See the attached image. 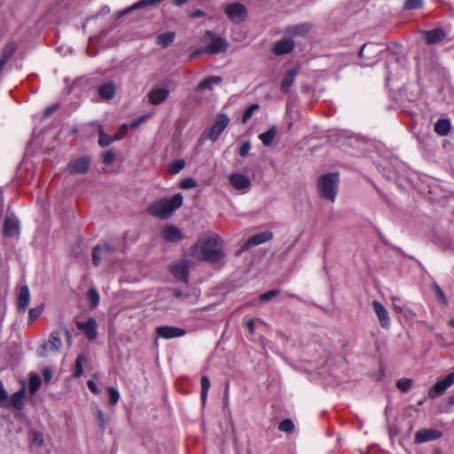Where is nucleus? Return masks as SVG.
I'll return each instance as SVG.
<instances>
[{
  "label": "nucleus",
  "mask_w": 454,
  "mask_h": 454,
  "mask_svg": "<svg viewBox=\"0 0 454 454\" xmlns=\"http://www.w3.org/2000/svg\"><path fill=\"white\" fill-rule=\"evenodd\" d=\"M221 238L212 233L206 238L200 239L190 249V256L197 261H205L213 264H222L224 254L222 250Z\"/></svg>",
  "instance_id": "nucleus-1"
},
{
  "label": "nucleus",
  "mask_w": 454,
  "mask_h": 454,
  "mask_svg": "<svg viewBox=\"0 0 454 454\" xmlns=\"http://www.w3.org/2000/svg\"><path fill=\"white\" fill-rule=\"evenodd\" d=\"M183 204V196L176 193L169 199H161L151 204L148 211L151 215L160 219L169 218Z\"/></svg>",
  "instance_id": "nucleus-2"
},
{
  "label": "nucleus",
  "mask_w": 454,
  "mask_h": 454,
  "mask_svg": "<svg viewBox=\"0 0 454 454\" xmlns=\"http://www.w3.org/2000/svg\"><path fill=\"white\" fill-rule=\"evenodd\" d=\"M339 175L331 173L322 176L318 180L320 195L331 201H334L337 194Z\"/></svg>",
  "instance_id": "nucleus-3"
},
{
  "label": "nucleus",
  "mask_w": 454,
  "mask_h": 454,
  "mask_svg": "<svg viewBox=\"0 0 454 454\" xmlns=\"http://www.w3.org/2000/svg\"><path fill=\"white\" fill-rule=\"evenodd\" d=\"M224 13L233 23L239 24L245 21L247 16V8L242 4L231 3L224 7Z\"/></svg>",
  "instance_id": "nucleus-4"
},
{
  "label": "nucleus",
  "mask_w": 454,
  "mask_h": 454,
  "mask_svg": "<svg viewBox=\"0 0 454 454\" xmlns=\"http://www.w3.org/2000/svg\"><path fill=\"white\" fill-rule=\"evenodd\" d=\"M207 35L210 38V43L200 52L215 55L227 50L229 44L225 39L211 32H207Z\"/></svg>",
  "instance_id": "nucleus-5"
},
{
  "label": "nucleus",
  "mask_w": 454,
  "mask_h": 454,
  "mask_svg": "<svg viewBox=\"0 0 454 454\" xmlns=\"http://www.w3.org/2000/svg\"><path fill=\"white\" fill-rule=\"evenodd\" d=\"M454 384V372H450L448 376L441 380H438L428 391L430 398H435L442 395L447 388Z\"/></svg>",
  "instance_id": "nucleus-6"
},
{
  "label": "nucleus",
  "mask_w": 454,
  "mask_h": 454,
  "mask_svg": "<svg viewBox=\"0 0 454 454\" xmlns=\"http://www.w3.org/2000/svg\"><path fill=\"white\" fill-rule=\"evenodd\" d=\"M273 238V234L270 231H263L257 233L252 237H250L241 247L240 250L238 252V254H240L242 252L249 249L250 247L263 244L271 240Z\"/></svg>",
  "instance_id": "nucleus-7"
},
{
  "label": "nucleus",
  "mask_w": 454,
  "mask_h": 454,
  "mask_svg": "<svg viewBox=\"0 0 454 454\" xmlns=\"http://www.w3.org/2000/svg\"><path fill=\"white\" fill-rule=\"evenodd\" d=\"M230 121L229 117L224 114L217 115L216 120L210 129L208 133V139L211 141H216L221 133L226 129Z\"/></svg>",
  "instance_id": "nucleus-8"
},
{
  "label": "nucleus",
  "mask_w": 454,
  "mask_h": 454,
  "mask_svg": "<svg viewBox=\"0 0 454 454\" xmlns=\"http://www.w3.org/2000/svg\"><path fill=\"white\" fill-rule=\"evenodd\" d=\"M169 270L172 275L177 278L178 280L184 281L187 283L188 281V270H189V262L188 260L183 259L176 262H174L169 267Z\"/></svg>",
  "instance_id": "nucleus-9"
},
{
  "label": "nucleus",
  "mask_w": 454,
  "mask_h": 454,
  "mask_svg": "<svg viewBox=\"0 0 454 454\" xmlns=\"http://www.w3.org/2000/svg\"><path fill=\"white\" fill-rule=\"evenodd\" d=\"M229 182L234 189L243 192H246L251 185L250 178L247 176L239 173L230 175Z\"/></svg>",
  "instance_id": "nucleus-10"
},
{
  "label": "nucleus",
  "mask_w": 454,
  "mask_h": 454,
  "mask_svg": "<svg viewBox=\"0 0 454 454\" xmlns=\"http://www.w3.org/2000/svg\"><path fill=\"white\" fill-rule=\"evenodd\" d=\"M442 436V433L434 428H425L417 431L415 434L414 441L416 443H422L430 441H434Z\"/></svg>",
  "instance_id": "nucleus-11"
},
{
  "label": "nucleus",
  "mask_w": 454,
  "mask_h": 454,
  "mask_svg": "<svg viewBox=\"0 0 454 454\" xmlns=\"http://www.w3.org/2000/svg\"><path fill=\"white\" fill-rule=\"evenodd\" d=\"M114 247L106 243L100 246H97L92 252V260L95 265H98L103 259H110Z\"/></svg>",
  "instance_id": "nucleus-12"
},
{
  "label": "nucleus",
  "mask_w": 454,
  "mask_h": 454,
  "mask_svg": "<svg viewBox=\"0 0 454 454\" xmlns=\"http://www.w3.org/2000/svg\"><path fill=\"white\" fill-rule=\"evenodd\" d=\"M156 332L159 337L166 340L181 337L185 334V331L184 329L168 325L159 326L157 327Z\"/></svg>",
  "instance_id": "nucleus-13"
},
{
  "label": "nucleus",
  "mask_w": 454,
  "mask_h": 454,
  "mask_svg": "<svg viewBox=\"0 0 454 454\" xmlns=\"http://www.w3.org/2000/svg\"><path fill=\"white\" fill-rule=\"evenodd\" d=\"M3 232L5 237L9 238L19 236L20 224L18 219L14 216H7L4 219Z\"/></svg>",
  "instance_id": "nucleus-14"
},
{
  "label": "nucleus",
  "mask_w": 454,
  "mask_h": 454,
  "mask_svg": "<svg viewBox=\"0 0 454 454\" xmlns=\"http://www.w3.org/2000/svg\"><path fill=\"white\" fill-rule=\"evenodd\" d=\"M90 159L88 157H80L69 162L67 168L73 174H83L89 169Z\"/></svg>",
  "instance_id": "nucleus-15"
},
{
  "label": "nucleus",
  "mask_w": 454,
  "mask_h": 454,
  "mask_svg": "<svg viewBox=\"0 0 454 454\" xmlns=\"http://www.w3.org/2000/svg\"><path fill=\"white\" fill-rule=\"evenodd\" d=\"M30 303V292L27 285L19 287L17 307L21 312H25Z\"/></svg>",
  "instance_id": "nucleus-16"
},
{
  "label": "nucleus",
  "mask_w": 454,
  "mask_h": 454,
  "mask_svg": "<svg viewBox=\"0 0 454 454\" xmlns=\"http://www.w3.org/2000/svg\"><path fill=\"white\" fill-rule=\"evenodd\" d=\"M372 307L378 317L380 325L383 328H388L390 325V317L387 309L378 301H372Z\"/></svg>",
  "instance_id": "nucleus-17"
},
{
  "label": "nucleus",
  "mask_w": 454,
  "mask_h": 454,
  "mask_svg": "<svg viewBox=\"0 0 454 454\" xmlns=\"http://www.w3.org/2000/svg\"><path fill=\"white\" fill-rule=\"evenodd\" d=\"M169 90L165 87L153 89L148 93V98L151 104L159 105L163 103L168 97Z\"/></svg>",
  "instance_id": "nucleus-18"
},
{
  "label": "nucleus",
  "mask_w": 454,
  "mask_h": 454,
  "mask_svg": "<svg viewBox=\"0 0 454 454\" xmlns=\"http://www.w3.org/2000/svg\"><path fill=\"white\" fill-rule=\"evenodd\" d=\"M77 327L82 330L88 339L94 340L97 337V323L90 317L85 322H78Z\"/></svg>",
  "instance_id": "nucleus-19"
},
{
  "label": "nucleus",
  "mask_w": 454,
  "mask_h": 454,
  "mask_svg": "<svg viewBox=\"0 0 454 454\" xmlns=\"http://www.w3.org/2000/svg\"><path fill=\"white\" fill-rule=\"evenodd\" d=\"M162 238L168 242H178L182 239V231L174 225H168L161 231Z\"/></svg>",
  "instance_id": "nucleus-20"
},
{
  "label": "nucleus",
  "mask_w": 454,
  "mask_h": 454,
  "mask_svg": "<svg viewBox=\"0 0 454 454\" xmlns=\"http://www.w3.org/2000/svg\"><path fill=\"white\" fill-rule=\"evenodd\" d=\"M294 47V43L291 39H282L275 43L274 52L277 55H283L290 52Z\"/></svg>",
  "instance_id": "nucleus-21"
},
{
  "label": "nucleus",
  "mask_w": 454,
  "mask_h": 454,
  "mask_svg": "<svg viewBox=\"0 0 454 454\" xmlns=\"http://www.w3.org/2000/svg\"><path fill=\"white\" fill-rule=\"evenodd\" d=\"M61 346L62 341L60 333L59 332H53L51 333L48 342L43 344V348L44 349L58 351L61 348Z\"/></svg>",
  "instance_id": "nucleus-22"
},
{
  "label": "nucleus",
  "mask_w": 454,
  "mask_h": 454,
  "mask_svg": "<svg viewBox=\"0 0 454 454\" xmlns=\"http://www.w3.org/2000/svg\"><path fill=\"white\" fill-rule=\"evenodd\" d=\"M298 74V70L296 68L289 69L283 78L281 82V90L284 92L289 91L291 86L293 85L295 77Z\"/></svg>",
  "instance_id": "nucleus-23"
},
{
  "label": "nucleus",
  "mask_w": 454,
  "mask_h": 454,
  "mask_svg": "<svg viewBox=\"0 0 454 454\" xmlns=\"http://www.w3.org/2000/svg\"><path fill=\"white\" fill-rule=\"evenodd\" d=\"M25 387H23L19 391L11 395L10 403L18 411L23 409L25 400Z\"/></svg>",
  "instance_id": "nucleus-24"
},
{
  "label": "nucleus",
  "mask_w": 454,
  "mask_h": 454,
  "mask_svg": "<svg viewBox=\"0 0 454 454\" xmlns=\"http://www.w3.org/2000/svg\"><path fill=\"white\" fill-rule=\"evenodd\" d=\"M222 82V78L220 76H209L205 80L201 81L198 87V91H204L206 90H212L215 85H218Z\"/></svg>",
  "instance_id": "nucleus-25"
},
{
  "label": "nucleus",
  "mask_w": 454,
  "mask_h": 454,
  "mask_svg": "<svg viewBox=\"0 0 454 454\" xmlns=\"http://www.w3.org/2000/svg\"><path fill=\"white\" fill-rule=\"evenodd\" d=\"M450 130V121L448 119H440L434 124V132L441 137H445Z\"/></svg>",
  "instance_id": "nucleus-26"
},
{
  "label": "nucleus",
  "mask_w": 454,
  "mask_h": 454,
  "mask_svg": "<svg viewBox=\"0 0 454 454\" xmlns=\"http://www.w3.org/2000/svg\"><path fill=\"white\" fill-rule=\"evenodd\" d=\"M444 33L442 29H433L426 32L425 38L428 43H435L441 42L444 37Z\"/></svg>",
  "instance_id": "nucleus-27"
},
{
  "label": "nucleus",
  "mask_w": 454,
  "mask_h": 454,
  "mask_svg": "<svg viewBox=\"0 0 454 454\" xmlns=\"http://www.w3.org/2000/svg\"><path fill=\"white\" fill-rule=\"evenodd\" d=\"M99 95L105 99H111L115 93V87L113 82L101 85L98 88Z\"/></svg>",
  "instance_id": "nucleus-28"
},
{
  "label": "nucleus",
  "mask_w": 454,
  "mask_h": 454,
  "mask_svg": "<svg viewBox=\"0 0 454 454\" xmlns=\"http://www.w3.org/2000/svg\"><path fill=\"white\" fill-rule=\"evenodd\" d=\"M277 134V129L275 126L270 127L267 131L261 134L259 138L265 146H270Z\"/></svg>",
  "instance_id": "nucleus-29"
},
{
  "label": "nucleus",
  "mask_w": 454,
  "mask_h": 454,
  "mask_svg": "<svg viewBox=\"0 0 454 454\" xmlns=\"http://www.w3.org/2000/svg\"><path fill=\"white\" fill-rule=\"evenodd\" d=\"M174 39H175V33L166 32V33H162V34L159 35L157 36L156 41H157L158 44L167 47L171 43H173Z\"/></svg>",
  "instance_id": "nucleus-30"
},
{
  "label": "nucleus",
  "mask_w": 454,
  "mask_h": 454,
  "mask_svg": "<svg viewBox=\"0 0 454 454\" xmlns=\"http://www.w3.org/2000/svg\"><path fill=\"white\" fill-rule=\"evenodd\" d=\"M41 378L36 373H31L28 382V390L31 394H35L40 387Z\"/></svg>",
  "instance_id": "nucleus-31"
},
{
  "label": "nucleus",
  "mask_w": 454,
  "mask_h": 454,
  "mask_svg": "<svg viewBox=\"0 0 454 454\" xmlns=\"http://www.w3.org/2000/svg\"><path fill=\"white\" fill-rule=\"evenodd\" d=\"M309 25L304 23L289 27L287 32L291 35H304L309 32Z\"/></svg>",
  "instance_id": "nucleus-32"
},
{
  "label": "nucleus",
  "mask_w": 454,
  "mask_h": 454,
  "mask_svg": "<svg viewBox=\"0 0 454 454\" xmlns=\"http://www.w3.org/2000/svg\"><path fill=\"white\" fill-rule=\"evenodd\" d=\"M88 299L90 303V307L95 309L99 303V294L95 287H90L88 291Z\"/></svg>",
  "instance_id": "nucleus-33"
},
{
  "label": "nucleus",
  "mask_w": 454,
  "mask_h": 454,
  "mask_svg": "<svg viewBox=\"0 0 454 454\" xmlns=\"http://www.w3.org/2000/svg\"><path fill=\"white\" fill-rule=\"evenodd\" d=\"M210 387V380L207 376L201 378V402L204 404L207 401L208 390Z\"/></svg>",
  "instance_id": "nucleus-34"
},
{
  "label": "nucleus",
  "mask_w": 454,
  "mask_h": 454,
  "mask_svg": "<svg viewBox=\"0 0 454 454\" xmlns=\"http://www.w3.org/2000/svg\"><path fill=\"white\" fill-rule=\"evenodd\" d=\"M259 108L260 106L258 104H252L251 106H249L243 114L242 122L247 123L252 118L254 112L259 110Z\"/></svg>",
  "instance_id": "nucleus-35"
},
{
  "label": "nucleus",
  "mask_w": 454,
  "mask_h": 454,
  "mask_svg": "<svg viewBox=\"0 0 454 454\" xmlns=\"http://www.w3.org/2000/svg\"><path fill=\"white\" fill-rule=\"evenodd\" d=\"M185 167V160L183 159H178L174 160L170 166L169 170L173 174H178Z\"/></svg>",
  "instance_id": "nucleus-36"
},
{
  "label": "nucleus",
  "mask_w": 454,
  "mask_h": 454,
  "mask_svg": "<svg viewBox=\"0 0 454 454\" xmlns=\"http://www.w3.org/2000/svg\"><path fill=\"white\" fill-rule=\"evenodd\" d=\"M412 380L411 379L403 378L397 380L396 387L403 392H407L412 386Z\"/></svg>",
  "instance_id": "nucleus-37"
},
{
  "label": "nucleus",
  "mask_w": 454,
  "mask_h": 454,
  "mask_svg": "<svg viewBox=\"0 0 454 454\" xmlns=\"http://www.w3.org/2000/svg\"><path fill=\"white\" fill-rule=\"evenodd\" d=\"M278 429L282 432L291 433L294 430V424L291 419H286L280 422Z\"/></svg>",
  "instance_id": "nucleus-38"
},
{
  "label": "nucleus",
  "mask_w": 454,
  "mask_h": 454,
  "mask_svg": "<svg viewBox=\"0 0 454 454\" xmlns=\"http://www.w3.org/2000/svg\"><path fill=\"white\" fill-rule=\"evenodd\" d=\"M107 391L109 394V403L111 405L116 404L120 400L119 391L114 387H108Z\"/></svg>",
  "instance_id": "nucleus-39"
},
{
  "label": "nucleus",
  "mask_w": 454,
  "mask_h": 454,
  "mask_svg": "<svg viewBox=\"0 0 454 454\" xmlns=\"http://www.w3.org/2000/svg\"><path fill=\"white\" fill-rule=\"evenodd\" d=\"M83 361H84V358L82 356H78L77 358H76V361H75V368H74V378H79L82 375L83 373V367H82V364H83Z\"/></svg>",
  "instance_id": "nucleus-40"
},
{
  "label": "nucleus",
  "mask_w": 454,
  "mask_h": 454,
  "mask_svg": "<svg viewBox=\"0 0 454 454\" xmlns=\"http://www.w3.org/2000/svg\"><path fill=\"white\" fill-rule=\"evenodd\" d=\"M114 141H116L114 139V137H113L111 136H108V135L105 134L102 129L100 130L98 144L101 146H103V147L107 146L110 144H112Z\"/></svg>",
  "instance_id": "nucleus-41"
},
{
  "label": "nucleus",
  "mask_w": 454,
  "mask_h": 454,
  "mask_svg": "<svg viewBox=\"0 0 454 454\" xmlns=\"http://www.w3.org/2000/svg\"><path fill=\"white\" fill-rule=\"evenodd\" d=\"M432 287L434 289V291L435 292V294H437L439 300L444 304V305H447L448 304V299L444 294V292L442 291V289L441 288V286L434 282L432 284Z\"/></svg>",
  "instance_id": "nucleus-42"
},
{
  "label": "nucleus",
  "mask_w": 454,
  "mask_h": 454,
  "mask_svg": "<svg viewBox=\"0 0 454 454\" xmlns=\"http://www.w3.org/2000/svg\"><path fill=\"white\" fill-rule=\"evenodd\" d=\"M9 404L8 393L4 388L3 382L0 380V406L7 407Z\"/></svg>",
  "instance_id": "nucleus-43"
},
{
  "label": "nucleus",
  "mask_w": 454,
  "mask_h": 454,
  "mask_svg": "<svg viewBox=\"0 0 454 454\" xmlns=\"http://www.w3.org/2000/svg\"><path fill=\"white\" fill-rule=\"evenodd\" d=\"M423 6V0H406L404 3V9L416 10Z\"/></svg>",
  "instance_id": "nucleus-44"
},
{
  "label": "nucleus",
  "mask_w": 454,
  "mask_h": 454,
  "mask_svg": "<svg viewBox=\"0 0 454 454\" xmlns=\"http://www.w3.org/2000/svg\"><path fill=\"white\" fill-rule=\"evenodd\" d=\"M179 186L181 189H184V190L191 189V188H194L197 186V182L192 177H188V178L184 179L180 183Z\"/></svg>",
  "instance_id": "nucleus-45"
},
{
  "label": "nucleus",
  "mask_w": 454,
  "mask_h": 454,
  "mask_svg": "<svg viewBox=\"0 0 454 454\" xmlns=\"http://www.w3.org/2000/svg\"><path fill=\"white\" fill-rule=\"evenodd\" d=\"M376 48H377V45H376V44H374V43H366V44H364V45L361 48V50H360V51H359V56H360V58H364V51H365V50H366L369 53H372H372H374V52H376V51H377V49H376Z\"/></svg>",
  "instance_id": "nucleus-46"
},
{
  "label": "nucleus",
  "mask_w": 454,
  "mask_h": 454,
  "mask_svg": "<svg viewBox=\"0 0 454 454\" xmlns=\"http://www.w3.org/2000/svg\"><path fill=\"white\" fill-rule=\"evenodd\" d=\"M278 294V290H270L269 292H266L264 294H262L260 295V301L262 302H265V301H268L270 300H271L272 298H274L275 296H277Z\"/></svg>",
  "instance_id": "nucleus-47"
},
{
  "label": "nucleus",
  "mask_w": 454,
  "mask_h": 454,
  "mask_svg": "<svg viewBox=\"0 0 454 454\" xmlns=\"http://www.w3.org/2000/svg\"><path fill=\"white\" fill-rule=\"evenodd\" d=\"M32 444L35 446H42L43 444V437L41 433L34 432L32 434Z\"/></svg>",
  "instance_id": "nucleus-48"
},
{
  "label": "nucleus",
  "mask_w": 454,
  "mask_h": 454,
  "mask_svg": "<svg viewBox=\"0 0 454 454\" xmlns=\"http://www.w3.org/2000/svg\"><path fill=\"white\" fill-rule=\"evenodd\" d=\"M115 159V153L112 150H108L103 153V160L104 162L110 164L112 163Z\"/></svg>",
  "instance_id": "nucleus-49"
},
{
  "label": "nucleus",
  "mask_w": 454,
  "mask_h": 454,
  "mask_svg": "<svg viewBox=\"0 0 454 454\" xmlns=\"http://www.w3.org/2000/svg\"><path fill=\"white\" fill-rule=\"evenodd\" d=\"M250 149H251L250 142H248V141L244 142L239 148V153L240 156L244 157L249 153Z\"/></svg>",
  "instance_id": "nucleus-50"
},
{
  "label": "nucleus",
  "mask_w": 454,
  "mask_h": 454,
  "mask_svg": "<svg viewBox=\"0 0 454 454\" xmlns=\"http://www.w3.org/2000/svg\"><path fill=\"white\" fill-rule=\"evenodd\" d=\"M129 125H128V124H123V125L120 128V129H119L118 133L114 136V139H115L116 141L121 140V138L126 135V133L128 132V129H129Z\"/></svg>",
  "instance_id": "nucleus-51"
},
{
  "label": "nucleus",
  "mask_w": 454,
  "mask_h": 454,
  "mask_svg": "<svg viewBox=\"0 0 454 454\" xmlns=\"http://www.w3.org/2000/svg\"><path fill=\"white\" fill-rule=\"evenodd\" d=\"M148 115H143L137 120H134L130 122L129 127L132 129H137L139 125H141L143 122H145L148 119Z\"/></svg>",
  "instance_id": "nucleus-52"
},
{
  "label": "nucleus",
  "mask_w": 454,
  "mask_h": 454,
  "mask_svg": "<svg viewBox=\"0 0 454 454\" xmlns=\"http://www.w3.org/2000/svg\"><path fill=\"white\" fill-rule=\"evenodd\" d=\"M42 313L41 308H34L29 310V319L30 321H34Z\"/></svg>",
  "instance_id": "nucleus-53"
},
{
  "label": "nucleus",
  "mask_w": 454,
  "mask_h": 454,
  "mask_svg": "<svg viewBox=\"0 0 454 454\" xmlns=\"http://www.w3.org/2000/svg\"><path fill=\"white\" fill-rule=\"evenodd\" d=\"M97 419L100 424V427H105L106 424L107 423V418L106 417L105 413L102 411H97Z\"/></svg>",
  "instance_id": "nucleus-54"
},
{
  "label": "nucleus",
  "mask_w": 454,
  "mask_h": 454,
  "mask_svg": "<svg viewBox=\"0 0 454 454\" xmlns=\"http://www.w3.org/2000/svg\"><path fill=\"white\" fill-rule=\"evenodd\" d=\"M244 320H245L246 326H247V330L249 331V333H254L255 328H254V324L253 319L246 317L244 318Z\"/></svg>",
  "instance_id": "nucleus-55"
},
{
  "label": "nucleus",
  "mask_w": 454,
  "mask_h": 454,
  "mask_svg": "<svg viewBox=\"0 0 454 454\" xmlns=\"http://www.w3.org/2000/svg\"><path fill=\"white\" fill-rule=\"evenodd\" d=\"M42 372H43L44 381L46 383L50 382L51 380V377H52V372H51V369L47 368V367L43 368Z\"/></svg>",
  "instance_id": "nucleus-56"
},
{
  "label": "nucleus",
  "mask_w": 454,
  "mask_h": 454,
  "mask_svg": "<svg viewBox=\"0 0 454 454\" xmlns=\"http://www.w3.org/2000/svg\"><path fill=\"white\" fill-rule=\"evenodd\" d=\"M87 385H88L89 389L93 394H95V395H98L99 394V389H98V387H97L96 383L93 380H89L87 382Z\"/></svg>",
  "instance_id": "nucleus-57"
},
{
  "label": "nucleus",
  "mask_w": 454,
  "mask_h": 454,
  "mask_svg": "<svg viewBox=\"0 0 454 454\" xmlns=\"http://www.w3.org/2000/svg\"><path fill=\"white\" fill-rule=\"evenodd\" d=\"M58 108V106L57 105H52V106H48L45 110H44V116L47 117V116H50L51 114H52Z\"/></svg>",
  "instance_id": "nucleus-58"
},
{
  "label": "nucleus",
  "mask_w": 454,
  "mask_h": 454,
  "mask_svg": "<svg viewBox=\"0 0 454 454\" xmlns=\"http://www.w3.org/2000/svg\"><path fill=\"white\" fill-rule=\"evenodd\" d=\"M387 74L386 77V81H387V82H389L390 80L394 78V75L392 74L391 71L389 70L388 65L387 66Z\"/></svg>",
  "instance_id": "nucleus-59"
},
{
  "label": "nucleus",
  "mask_w": 454,
  "mask_h": 454,
  "mask_svg": "<svg viewBox=\"0 0 454 454\" xmlns=\"http://www.w3.org/2000/svg\"><path fill=\"white\" fill-rule=\"evenodd\" d=\"M186 2H187V0H173V3L176 6H181V5L184 4Z\"/></svg>",
  "instance_id": "nucleus-60"
},
{
  "label": "nucleus",
  "mask_w": 454,
  "mask_h": 454,
  "mask_svg": "<svg viewBox=\"0 0 454 454\" xmlns=\"http://www.w3.org/2000/svg\"><path fill=\"white\" fill-rule=\"evenodd\" d=\"M203 15V12L200 10H197L192 13V17H200Z\"/></svg>",
  "instance_id": "nucleus-61"
},
{
  "label": "nucleus",
  "mask_w": 454,
  "mask_h": 454,
  "mask_svg": "<svg viewBox=\"0 0 454 454\" xmlns=\"http://www.w3.org/2000/svg\"><path fill=\"white\" fill-rule=\"evenodd\" d=\"M375 62H376V60H374V61H364L362 65L364 66V67H369V66L373 65Z\"/></svg>",
  "instance_id": "nucleus-62"
},
{
  "label": "nucleus",
  "mask_w": 454,
  "mask_h": 454,
  "mask_svg": "<svg viewBox=\"0 0 454 454\" xmlns=\"http://www.w3.org/2000/svg\"><path fill=\"white\" fill-rule=\"evenodd\" d=\"M449 325L454 328V318L449 320Z\"/></svg>",
  "instance_id": "nucleus-63"
},
{
  "label": "nucleus",
  "mask_w": 454,
  "mask_h": 454,
  "mask_svg": "<svg viewBox=\"0 0 454 454\" xmlns=\"http://www.w3.org/2000/svg\"><path fill=\"white\" fill-rule=\"evenodd\" d=\"M395 308L397 311H403L402 308H400L399 306H397L396 304H395Z\"/></svg>",
  "instance_id": "nucleus-64"
}]
</instances>
